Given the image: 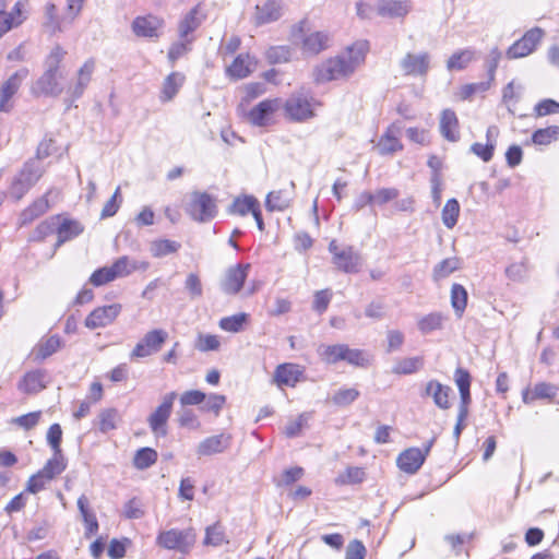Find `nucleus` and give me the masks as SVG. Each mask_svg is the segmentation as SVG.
<instances>
[{"label":"nucleus","instance_id":"nucleus-33","mask_svg":"<svg viewBox=\"0 0 559 559\" xmlns=\"http://www.w3.org/2000/svg\"><path fill=\"white\" fill-rule=\"evenodd\" d=\"M185 76L179 72H173L166 76L160 92L163 103L171 100L183 83Z\"/></svg>","mask_w":559,"mask_h":559},{"label":"nucleus","instance_id":"nucleus-4","mask_svg":"<svg viewBox=\"0 0 559 559\" xmlns=\"http://www.w3.org/2000/svg\"><path fill=\"white\" fill-rule=\"evenodd\" d=\"M305 21H301L299 25L294 29L293 37L300 40V49L305 56H317L321 51L329 48L331 37L329 33L316 31L311 33H305L304 26Z\"/></svg>","mask_w":559,"mask_h":559},{"label":"nucleus","instance_id":"nucleus-61","mask_svg":"<svg viewBox=\"0 0 559 559\" xmlns=\"http://www.w3.org/2000/svg\"><path fill=\"white\" fill-rule=\"evenodd\" d=\"M344 361L356 367H367L369 365V359L361 349L349 348L348 345H346Z\"/></svg>","mask_w":559,"mask_h":559},{"label":"nucleus","instance_id":"nucleus-32","mask_svg":"<svg viewBox=\"0 0 559 559\" xmlns=\"http://www.w3.org/2000/svg\"><path fill=\"white\" fill-rule=\"evenodd\" d=\"M346 344L324 345L321 344L317 353L321 360L328 365H334L344 360Z\"/></svg>","mask_w":559,"mask_h":559},{"label":"nucleus","instance_id":"nucleus-63","mask_svg":"<svg viewBox=\"0 0 559 559\" xmlns=\"http://www.w3.org/2000/svg\"><path fill=\"white\" fill-rule=\"evenodd\" d=\"M114 273L110 266H104L96 270L90 277V283L96 287L103 286L109 282L115 281Z\"/></svg>","mask_w":559,"mask_h":559},{"label":"nucleus","instance_id":"nucleus-53","mask_svg":"<svg viewBox=\"0 0 559 559\" xmlns=\"http://www.w3.org/2000/svg\"><path fill=\"white\" fill-rule=\"evenodd\" d=\"M180 248V243L174 240L162 239L152 242L151 252L153 257L160 258L167 254L177 252Z\"/></svg>","mask_w":559,"mask_h":559},{"label":"nucleus","instance_id":"nucleus-42","mask_svg":"<svg viewBox=\"0 0 559 559\" xmlns=\"http://www.w3.org/2000/svg\"><path fill=\"white\" fill-rule=\"evenodd\" d=\"M120 415L116 408L103 409L98 415V428L106 433L117 428Z\"/></svg>","mask_w":559,"mask_h":559},{"label":"nucleus","instance_id":"nucleus-18","mask_svg":"<svg viewBox=\"0 0 559 559\" xmlns=\"http://www.w3.org/2000/svg\"><path fill=\"white\" fill-rule=\"evenodd\" d=\"M412 9L407 0H380L377 12L380 16L396 19L406 16Z\"/></svg>","mask_w":559,"mask_h":559},{"label":"nucleus","instance_id":"nucleus-10","mask_svg":"<svg viewBox=\"0 0 559 559\" xmlns=\"http://www.w3.org/2000/svg\"><path fill=\"white\" fill-rule=\"evenodd\" d=\"M545 32L540 27H533L528 29L522 38L509 47L507 57L509 59H518L531 55L542 41Z\"/></svg>","mask_w":559,"mask_h":559},{"label":"nucleus","instance_id":"nucleus-62","mask_svg":"<svg viewBox=\"0 0 559 559\" xmlns=\"http://www.w3.org/2000/svg\"><path fill=\"white\" fill-rule=\"evenodd\" d=\"M178 423L181 427L189 429H199L201 426L194 412L186 407L178 411Z\"/></svg>","mask_w":559,"mask_h":559},{"label":"nucleus","instance_id":"nucleus-24","mask_svg":"<svg viewBox=\"0 0 559 559\" xmlns=\"http://www.w3.org/2000/svg\"><path fill=\"white\" fill-rule=\"evenodd\" d=\"M62 347V341L59 335H50L41 338L33 350L36 361H44Z\"/></svg>","mask_w":559,"mask_h":559},{"label":"nucleus","instance_id":"nucleus-52","mask_svg":"<svg viewBox=\"0 0 559 559\" xmlns=\"http://www.w3.org/2000/svg\"><path fill=\"white\" fill-rule=\"evenodd\" d=\"M423 366V359L420 357L403 358L399 360L392 372L396 374H411L416 372Z\"/></svg>","mask_w":559,"mask_h":559},{"label":"nucleus","instance_id":"nucleus-25","mask_svg":"<svg viewBox=\"0 0 559 559\" xmlns=\"http://www.w3.org/2000/svg\"><path fill=\"white\" fill-rule=\"evenodd\" d=\"M282 5L280 0H267L262 5L255 8V23L258 25L277 21L282 15Z\"/></svg>","mask_w":559,"mask_h":559},{"label":"nucleus","instance_id":"nucleus-8","mask_svg":"<svg viewBox=\"0 0 559 559\" xmlns=\"http://www.w3.org/2000/svg\"><path fill=\"white\" fill-rule=\"evenodd\" d=\"M168 338V332L154 329L144 334L130 354L131 359H140L158 353Z\"/></svg>","mask_w":559,"mask_h":559},{"label":"nucleus","instance_id":"nucleus-23","mask_svg":"<svg viewBox=\"0 0 559 559\" xmlns=\"http://www.w3.org/2000/svg\"><path fill=\"white\" fill-rule=\"evenodd\" d=\"M68 21H63V15H58L57 7L48 2L44 9V22L43 27L50 35H56L57 33L63 32L64 27H67Z\"/></svg>","mask_w":559,"mask_h":559},{"label":"nucleus","instance_id":"nucleus-60","mask_svg":"<svg viewBox=\"0 0 559 559\" xmlns=\"http://www.w3.org/2000/svg\"><path fill=\"white\" fill-rule=\"evenodd\" d=\"M526 261L511 263L506 269V276L513 282H523L527 277Z\"/></svg>","mask_w":559,"mask_h":559},{"label":"nucleus","instance_id":"nucleus-38","mask_svg":"<svg viewBox=\"0 0 559 559\" xmlns=\"http://www.w3.org/2000/svg\"><path fill=\"white\" fill-rule=\"evenodd\" d=\"M459 215H460L459 201L454 198L449 199L445 202V204L442 209V212H441V218H442L443 225L447 228L452 229L457 223Z\"/></svg>","mask_w":559,"mask_h":559},{"label":"nucleus","instance_id":"nucleus-14","mask_svg":"<svg viewBox=\"0 0 559 559\" xmlns=\"http://www.w3.org/2000/svg\"><path fill=\"white\" fill-rule=\"evenodd\" d=\"M121 309L120 304L98 307L86 317L85 326L90 330L107 326L116 320Z\"/></svg>","mask_w":559,"mask_h":559},{"label":"nucleus","instance_id":"nucleus-15","mask_svg":"<svg viewBox=\"0 0 559 559\" xmlns=\"http://www.w3.org/2000/svg\"><path fill=\"white\" fill-rule=\"evenodd\" d=\"M278 108V99H264L254 106L247 117L251 124L266 127L272 122V116Z\"/></svg>","mask_w":559,"mask_h":559},{"label":"nucleus","instance_id":"nucleus-29","mask_svg":"<svg viewBox=\"0 0 559 559\" xmlns=\"http://www.w3.org/2000/svg\"><path fill=\"white\" fill-rule=\"evenodd\" d=\"M23 2L17 1L11 12H0V37L9 32L12 27L19 26L25 20L23 15Z\"/></svg>","mask_w":559,"mask_h":559},{"label":"nucleus","instance_id":"nucleus-3","mask_svg":"<svg viewBox=\"0 0 559 559\" xmlns=\"http://www.w3.org/2000/svg\"><path fill=\"white\" fill-rule=\"evenodd\" d=\"M197 542L194 528H170L160 531L156 537V545L167 550H176L182 555L191 551Z\"/></svg>","mask_w":559,"mask_h":559},{"label":"nucleus","instance_id":"nucleus-54","mask_svg":"<svg viewBox=\"0 0 559 559\" xmlns=\"http://www.w3.org/2000/svg\"><path fill=\"white\" fill-rule=\"evenodd\" d=\"M157 460V452L151 448H142L136 451L133 464L139 469H145L153 465Z\"/></svg>","mask_w":559,"mask_h":559},{"label":"nucleus","instance_id":"nucleus-35","mask_svg":"<svg viewBox=\"0 0 559 559\" xmlns=\"http://www.w3.org/2000/svg\"><path fill=\"white\" fill-rule=\"evenodd\" d=\"M202 20L203 16H200V5H195L179 23L178 31L180 37L187 38L190 33L194 32L201 25Z\"/></svg>","mask_w":559,"mask_h":559},{"label":"nucleus","instance_id":"nucleus-6","mask_svg":"<svg viewBox=\"0 0 559 559\" xmlns=\"http://www.w3.org/2000/svg\"><path fill=\"white\" fill-rule=\"evenodd\" d=\"M354 71L346 61L345 56H336L318 66L313 71V78L317 83L329 82L333 80L345 79L352 75Z\"/></svg>","mask_w":559,"mask_h":559},{"label":"nucleus","instance_id":"nucleus-12","mask_svg":"<svg viewBox=\"0 0 559 559\" xmlns=\"http://www.w3.org/2000/svg\"><path fill=\"white\" fill-rule=\"evenodd\" d=\"M251 269V264H236L228 267L221 280V289L227 295H236L243 287L245 281Z\"/></svg>","mask_w":559,"mask_h":559},{"label":"nucleus","instance_id":"nucleus-37","mask_svg":"<svg viewBox=\"0 0 559 559\" xmlns=\"http://www.w3.org/2000/svg\"><path fill=\"white\" fill-rule=\"evenodd\" d=\"M557 390V386L554 384L546 382L537 383L532 393L527 390L523 392V402L527 404L535 399H551L556 395Z\"/></svg>","mask_w":559,"mask_h":559},{"label":"nucleus","instance_id":"nucleus-34","mask_svg":"<svg viewBox=\"0 0 559 559\" xmlns=\"http://www.w3.org/2000/svg\"><path fill=\"white\" fill-rule=\"evenodd\" d=\"M83 231L82 225L73 219H63L57 227L58 241L57 246H61L66 241L73 239Z\"/></svg>","mask_w":559,"mask_h":559},{"label":"nucleus","instance_id":"nucleus-21","mask_svg":"<svg viewBox=\"0 0 559 559\" xmlns=\"http://www.w3.org/2000/svg\"><path fill=\"white\" fill-rule=\"evenodd\" d=\"M439 130L445 140L450 142L459 141V119L452 109L442 110L440 116Z\"/></svg>","mask_w":559,"mask_h":559},{"label":"nucleus","instance_id":"nucleus-30","mask_svg":"<svg viewBox=\"0 0 559 559\" xmlns=\"http://www.w3.org/2000/svg\"><path fill=\"white\" fill-rule=\"evenodd\" d=\"M111 271L115 278L126 277L136 270H146L148 267L147 262H139L131 260L123 255L117 259L111 265Z\"/></svg>","mask_w":559,"mask_h":559},{"label":"nucleus","instance_id":"nucleus-41","mask_svg":"<svg viewBox=\"0 0 559 559\" xmlns=\"http://www.w3.org/2000/svg\"><path fill=\"white\" fill-rule=\"evenodd\" d=\"M64 469L66 463L62 453L56 454L53 452V456L47 461L40 472L46 476V479L51 480L56 476L60 475Z\"/></svg>","mask_w":559,"mask_h":559},{"label":"nucleus","instance_id":"nucleus-5","mask_svg":"<svg viewBox=\"0 0 559 559\" xmlns=\"http://www.w3.org/2000/svg\"><path fill=\"white\" fill-rule=\"evenodd\" d=\"M186 211L197 222H209L217 213L216 200L206 192L194 191L190 194Z\"/></svg>","mask_w":559,"mask_h":559},{"label":"nucleus","instance_id":"nucleus-40","mask_svg":"<svg viewBox=\"0 0 559 559\" xmlns=\"http://www.w3.org/2000/svg\"><path fill=\"white\" fill-rule=\"evenodd\" d=\"M402 144L400 140L392 134L391 130H388L379 140L377 144V150L381 155L393 154L400 150H402Z\"/></svg>","mask_w":559,"mask_h":559},{"label":"nucleus","instance_id":"nucleus-16","mask_svg":"<svg viewBox=\"0 0 559 559\" xmlns=\"http://www.w3.org/2000/svg\"><path fill=\"white\" fill-rule=\"evenodd\" d=\"M28 69L23 68L13 73L1 86L0 90V111H7V104L17 92L22 82L27 78Z\"/></svg>","mask_w":559,"mask_h":559},{"label":"nucleus","instance_id":"nucleus-20","mask_svg":"<svg viewBox=\"0 0 559 559\" xmlns=\"http://www.w3.org/2000/svg\"><path fill=\"white\" fill-rule=\"evenodd\" d=\"M230 437L224 433L209 437L201 441L197 448V454L209 456L224 452L229 447Z\"/></svg>","mask_w":559,"mask_h":559},{"label":"nucleus","instance_id":"nucleus-39","mask_svg":"<svg viewBox=\"0 0 559 559\" xmlns=\"http://www.w3.org/2000/svg\"><path fill=\"white\" fill-rule=\"evenodd\" d=\"M44 388L43 374L36 371L26 373L19 384V389L26 394L37 393Z\"/></svg>","mask_w":559,"mask_h":559},{"label":"nucleus","instance_id":"nucleus-55","mask_svg":"<svg viewBox=\"0 0 559 559\" xmlns=\"http://www.w3.org/2000/svg\"><path fill=\"white\" fill-rule=\"evenodd\" d=\"M289 202V197L284 191L278 190L267 194L265 204L270 211H283L288 207Z\"/></svg>","mask_w":559,"mask_h":559},{"label":"nucleus","instance_id":"nucleus-19","mask_svg":"<svg viewBox=\"0 0 559 559\" xmlns=\"http://www.w3.org/2000/svg\"><path fill=\"white\" fill-rule=\"evenodd\" d=\"M163 26V20L154 15L139 16L132 23L133 32L138 36L158 37V31Z\"/></svg>","mask_w":559,"mask_h":559},{"label":"nucleus","instance_id":"nucleus-7","mask_svg":"<svg viewBox=\"0 0 559 559\" xmlns=\"http://www.w3.org/2000/svg\"><path fill=\"white\" fill-rule=\"evenodd\" d=\"M329 251L332 253V263L345 273L359 272L362 259L358 251L352 246L340 248L336 240L329 243Z\"/></svg>","mask_w":559,"mask_h":559},{"label":"nucleus","instance_id":"nucleus-13","mask_svg":"<svg viewBox=\"0 0 559 559\" xmlns=\"http://www.w3.org/2000/svg\"><path fill=\"white\" fill-rule=\"evenodd\" d=\"M400 68L404 75L424 78L430 69V55L426 51L418 53L407 52L400 60Z\"/></svg>","mask_w":559,"mask_h":559},{"label":"nucleus","instance_id":"nucleus-22","mask_svg":"<svg viewBox=\"0 0 559 559\" xmlns=\"http://www.w3.org/2000/svg\"><path fill=\"white\" fill-rule=\"evenodd\" d=\"M257 67V61L248 53H240L227 68V74L236 80L247 78Z\"/></svg>","mask_w":559,"mask_h":559},{"label":"nucleus","instance_id":"nucleus-49","mask_svg":"<svg viewBox=\"0 0 559 559\" xmlns=\"http://www.w3.org/2000/svg\"><path fill=\"white\" fill-rule=\"evenodd\" d=\"M248 320V314L240 312L230 317H225L219 320V328L227 332L237 333L242 330L243 324Z\"/></svg>","mask_w":559,"mask_h":559},{"label":"nucleus","instance_id":"nucleus-11","mask_svg":"<svg viewBox=\"0 0 559 559\" xmlns=\"http://www.w3.org/2000/svg\"><path fill=\"white\" fill-rule=\"evenodd\" d=\"M313 98L304 94H293L285 103V112L290 120L306 121L314 116Z\"/></svg>","mask_w":559,"mask_h":559},{"label":"nucleus","instance_id":"nucleus-27","mask_svg":"<svg viewBox=\"0 0 559 559\" xmlns=\"http://www.w3.org/2000/svg\"><path fill=\"white\" fill-rule=\"evenodd\" d=\"M52 193V190H49L45 195L35 200L28 207H26L20 215L21 225H27L32 223L37 217L45 214L50 205L47 197Z\"/></svg>","mask_w":559,"mask_h":559},{"label":"nucleus","instance_id":"nucleus-43","mask_svg":"<svg viewBox=\"0 0 559 559\" xmlns=\"http://www.w3.org/2000/svg\"><path fill=\"white\" fill-rule=\"evenodd\" d=\"M474 59V50L464 49L454 52L447 62L449 71L463 70Z\"/></svg>","mask_w":559,"mask_h":559},{"label":"nucleus","instance_id":"nucleus-50","mask_svg":"<svg viewBox=\"0 0 559 559\" xmlns=\"http://www.w3.org/2000/svg\"><path fill=\"white\" fill-rule=\"evenodd\" d=\"M559 136V127L550 126L548 128L538 129L532 134V141L536 145H548L556 141Z\"/></svg>","mask_w":559,"mask_h":559},{"label":"nucleus","instance_id":"nucleus-59","mask_svg":"<svg viewBox=\"0 0 559 559\" xmlns=\"http://www.w3.org/2000/svg\"><path fill=\"white\" fill-rule=\"evenodd\" d=\"M122 514L126 519L138 520L144 516L143 503L138 498H132L123 506Z\"/></svg>","mask_w":559,"mask_h":559},{"label":"nucleus","instance_id":"nucleus-28","mask_svg":"<svg viewBox=\"0 0 559 559\" xmlns=\"http://www.w3.org/2000/svg\"><path fill=\"white\" fill-rule=\"evenodd\" d=\"M451 392L450 386L443 385L437 380H431L426 385V395L431 396L435 404L441 409L450 407L449 395Z\"/></svg>","mask_w":559,"mask_h":559},{"label":"nucleus","instance_id":"nucleus-26","mask_svg":"<svg viewBox=\"0 0 559 559\" xmlns=\"http://www.w3.org/2000/svg\"><path fill=\"white\" fill-rule=\"evenodd\" d=\"M301 376L302 371L299 366L294 364H283L276 368L274 379L278 385L295 386Z\"/></svg>","mask_w":559,"mask_h":559},{"label":"nucleus","instance_id":"nucleus-2","mask_svg":"<svg viewBox=\"0 0 559 559\" xmlns=\"http://www.w3.org/2000/svg\"><path fill=\"white\" fill-rule=\"evenodd\" d=\"M45 168L41 163L29 159L14 177L9 189V194L15 201H20L32 187L41 178Z\"/></svg>","mask_w":559,"mask_h":559},{"label":"nucleus","instance_id":"nucleus-1","mask_svg":"<svg viewBox=\"0 0 559 559\" xmlns=\"http://www.w3.org/2000/svg\"><path fill=\"white\" fill-rule=\"evenodd\" d=\"M95 70L94 60L90 59L79 69L74 81L70 82L66 90V102L72 104L79 99L92 80ZM61 73L45 72L32 84L31 92L33 95L58 97L64 92L61 83Z\"/></svg>","mask_w":559,"mask_h":559},{"label":"nucleus","instance_id":"nucleus-44","mask_svg":"<svg viewBox=\"0 0 559 559\" xmlns=\"http://www.w3.org/2000/svg\"><path fill=\"white\" fill-rule=\"evenodd\" d=\"M451 305L457 317H462L467 305V292L460 284H453L451 287Z\"/></svg>","mask_w":559,"mask_h":559},{"label":"nucleus","instance_id":"nucleus-9","mask_svg":"<svg viewBox=\"0 0 559 559\" xmlns=\"http://www.w3.org/2000/svg\"><path fill=\"white\" fill-rule=\"evenodd\" d=\"M176 397V392H169L164 395L160 405L148 416L147 423L155 436L165 437L167 435L166 425L170 417Z\"/></svg>","mask_w":559,"mask_h":559},{"label":"nucleus","instance_id":"nucleus-45","mask_svg":"<svg viewBox=\"0 0 559 559\" xmlns=\"http://www.w3.org/2000/svg\"><path fill=\"white\" fill-rule=\"evenodd\" d=\"M444 317L440 312L429 313L419 319L417 325L421 333L428 334L442 328Z\"/></svg>","mask_w":559,"mask_h":559},{"label":"nucleus","instance_id":"nucleus-46","mask_svg":"<svg viewBox=\"0 0 559 559\" xmlns=\"http://www.w3.org/2000/svg\"><path fill=\"white\" fill-rule=\"evenodd\" d=\"M224 543H228L225 536V531L219 523L207 526L205 530V537L203 544L205 546L218 547Z\"/></svg>","mask_w":559,"mask_h":559},{"label":"nucleus","instance_id":"nucleus-56","mask_svg":"<svg viewBox=\"0 0 559 559\" xmlns=\"http://www.w3.org/2000/svg\"><path fill=\"white\" fill-rule=\"evenodd\" d=\"M460 267L457 258H448L438 263L433 269V278L436 281L444 278Z\"/></svg>","mask_w":559,"mask_h":559},{"label":"nucleus","instance_id":"nucleus-31","mask_svg":"<svg viewBox=\"0 0 559 559\" xmlns=\"http://www.w3.org/2000/svg\"><path fill=\"white\" fill-rule=\"evenodd\" d=\"M369 50V44L367 40H359L348 47L347 51L343 55L346 57V61L352 66V70H355L364 63L366 55Z\"/></svg>","mask_w":559,"mask_h":559},{"label":"nucleus","instance_id":"nucleus-48","mask_svg":"<svg viewBox=\"0 0 559 559\" xmlns=\"http://www.w3.org/2000/svg\"><path fill=\"white\" fill-rule=\"evenodd\" d=\"M366 473L364 468L358 466L347 467L345 472L338 474L335 483L338 485L359 484L365 479Z\"/></svg>","mask_w":559,"mask_h":559},{"label":"nucleus","instance_id":"nucleus-36","mask_svg":"<svg viewBox=\"0 0 559 559\" xmlns=\"http://www.w3.org/2000/svg\"><path fill=\"white\" fill-rule=\"evenodd\" d=\"M78 508L80 510L84 523L86 524L85 536L91 537L92 535L97 533L98 522L95 514L88 510V500L86 496L82 495L78 499Z\"/></svg>","mask_w":559,"mask_h":559},{"label":"nucleus","instance_id":"nucleus-64","mask_svg":"<svg viewBox=\"0 0 559 559\" xmlns=\"http://www.w3.org/2000/svg\"><path fill=\"white\" fill-rule=\"evenodd\" d=\"M534 111L536 117L559 114V103L550 98L543 99L535 105Z\"/></svg>","mask_w":559,"mask_h":559},{"label":"nucleus","instance_id":"nucleus-51","mask_svg":"<svg viewBox=\"0 0 559 559\" xmlns=\"http://www.w3.org/2000/svg\"><path fill=\"white\" fill-rule=\"evenodd\" d=\"M66 55L61 46H55L45 59V72L61 73L59 67Z\"/></svg>","mask_w":559,"mask_h":559},{"label":"nucleus","instance_id":"nucleus-47","mask_svg":"<svg viewBox=\"0 0 559 559\" xmlns=\"http://www.w3.org/2000/svg\"><path fill=\"white\" fill-rule=\"evenodd\" d=\"M259 206L258 201L253 197L237 198L229 207V212L241 216L252 213Z\"/></svg>","mask_w":559,"mask_h":559},{"label":"nucleus","instance_id":"nucleus-17","mask_svg":"<svg viewBox=\"0 0 559 559\" xmlns=\"http://www.w3.org/2000/svg\"><path fill=\"white\" fill-rule=\"evenodd\" d=\"M425 462L421 449L409 448L403 451L396 460L399 468L407 474H415Z\"/></svg>","mask_w":559,"mask_h":559},{"label":"nucleus","instance_id":"nucleus-58","mask_svg":"<svg viewBox=\"0 0 559 559\" xmlns=\"http://www.w3.org/2000/svg\"><path fill=\"white\" fill-rule=\"evenodd\" d=\"M290 56V49L287 46H273L265 52L267 61L272 64L287 62Z\"/></svg>","mask_w":559,"mask_h":559},{"label":"nucleus","instance_id":"nucleus-57","mask_svg":"<svg viewBox=\"0 0 559 559\" xmlns=\"http://www.w3.org/2000/svg\"><path fill=\"white\" fill-rule=\"evenodd\" d=\"M359 396V391L354 388H342L334 393L332 402L337 406H347Z\"/></svg>","mask_w":559,"mask_h":559}]
</instances>
